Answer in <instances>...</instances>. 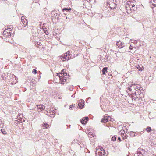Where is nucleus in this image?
<instances>
[{"label": "nucleus", "instance_id": "obj_1", "mask_svg": "<svg viewBox=\"0 0 156 156\" xmlns=\"http://www.w3.org/2000/svg\"><path fill=\"white\" fill-rule=\"evenodd\" d=\"M72 58V55L70 54V51H69L62 55L61 57V59L63 61L68 60Z\"/></svg>", "mask_w": 156, "mask_h": 156}, {"label": "nucleus", "instance_id": "obj_2", "mask_svg": "<svg viewBox=\"0 0 156 156\" xmlns=\"http://www.w3.org/2000/svg\"><path fill=\"white\" fill-rule=\"evenodd\" d=\"M10 31H11V29L10 28H9L5 30L3 33V35L5 37H8L10 36L11 35V33L10 32Z\"/></svg>", "mask_w": 156, "mask_h": 156}, {"label": "nucleus", "instance_id": "obj_3", "mask_svg": "<svg viewBox=\"0 0 156 156\" xmlns=\"http://www.w3.org/2000/svg\"><path fill=\"white\" fill-rule=\"evenodd\" d=\"M129 84V86L128 88L130 91L132 92L133 91L136 90V84H135L132 83Z\"/></svg>", "mask_w": 156, "mask_h": 156}, {"label": "nucleus", "instance_id": "obj_4", "mask_svg": "<svg viewBox=\"0 0 156 156\" xmlns=\"http://www.w3.org/2000/svg\"><path fill=\"white\" fill-rule=\"evenodd\" d=\"M84 101L82 99H80L79 101L78 106L80 109H82L83 108L84 106Z\"/></svg>", "mask_w": 156, "mask_h": 156}, {"label": "nucleus", "instance_id": "obj_5", "mask_svg": "<svg viewBox=\"0 0 156 156\" xmlns=\"http://www.w3.org/2000/svg\"><path fill=\"white\" fill-rule=\"evenodd\" d=\"M21 22L23 24V25H22V26H23V27H25L27 25V20L25 19V18L24 16H22L21 18Z\"/></svg>", "mask_w": 156, "mask_h": 156}, {"label": "nucleus", "instance_id": "obj_6", "mask_svg": "<svg viewBox=\"0 0 156 156\" xmlns=\"http://www.w3.org/2000/svg\"><path fill=\"white\" fill-rule=\"evenodd\" d=\"M116 45L119 48H121L125 46V44L124 43H122L119 41L116 42Z\"/></svg>", "mask_w": 156, "mask_h": 156}, {"label": "nucleus", "instance_id": "obj_7", "mask_svg": "<svg viewBox=\"0 0 156 156\" xmlns=\"http://www.w3.org/2000/svg\"><path fill=\"white\" fill-rule=\"evenodd\" d=\"M46 111L50 113V115H54L55 114V111L54 110L53 108H50V109H48L47 108L46 109Z\"/></svg>", "mask_w": 156, "mask_h": 156}, {"label": "nucleus", "instance_id": "obj_8", "mask_svg": "<svg viewBox=\"0 0 156 156\" xmlns=\"http://www.w3.org/2000/svg\"><path fill=\"white\" fill-rule=\"evenodd\" d=\"M135 6V5L134 4H131V5H130L129 6V8H130V10H129L127 9V8L128 7H126V8H127V9H126V11L128 13H130L132 12V8H133V7H134Z\"/></svg>", "mask_w": 156, "mask_h": 156}, {"label": "nucleus", "instance_id": "obj_9", "mask_svg": "<svg viewBox=\"0 0 156 156\" xmlns=\"http://www.w3.org/2000/svg\"><path fill=\"white\" fill-rule=\"evenodd\" d=\"M99 151H98V150H96V154L97 155V156H102V155H104V153H105V151H103V153L101 151V150L100 149Z\"/></svg>", "mask_w": 156, "mask_h": 156}, {"label": "nucleus", "instance_id": "obj_10", "mask_svg": "<svg viewBox=\"0 0 156 156\" xmlns=\"http://www.w3.org/2000/svg\"><path fill=\"white\" fill-rule=\"evenodd\" d=\"M37 108L38 111L39 112L41 111V110H44L45 108V106L42 105H37Z\"/></svg>", "mask_w": 156, "mask_h": 156}, {"label": "nucleus", "instance_id": "obj_11", "mask_svg": "<svg viewBox=\"0 0 156 156\" xmlns=\"http://www.w3.org/2000/svg\"><path fill=\"white\" fill-rule=\"evenodd\" d=\"M109 118L111 119V118L109 117L105 116L104 118L102 119L101 120V122H106L108 121Z\"/></svg>", "mask_w": 156, "mask_h": 156}, {"label": "nucleus", "instance_id": "obj_12", "mask_svg": "<svg viewBox=\"0 0 156 156\" xmlns=\"http://www.w3.org/2000/svg\"><path fill=\"white\" fill-rule=\"evenodd\" d=\"M150 3L151 5L156 7V0H151Z\"/></svg>", "mask_w": 156, "mask_h": 156}, {"label": "nucleus", "instance_id": "obj_13", "mask_svg": "<svg viewBox=\"0 0 156 156\" xmlns=\"http://www.w3.org/2000/svg\"><path fill=\"white\" fill-rule=\"evenodd\" d=\"M71 10V8H64L62 10L63 12H64V14H66V13H65V11H66V12H70Z\"/></svg>", "mask_w": 156, "mask_h": 156}, {"label": "nucleus", "instance_id": "obj_14", "mask_svg": "<svg viewBox=\"0 0 156 156\" xmlns=\"http://www.w3.org/2000/svg\"><path fill=\"white\" fill-rule=\"evenodd\" d=\"M49 125L47 123H44L42 125V126L44 128H48L49 127Z\"/></svg>", "mask_w": 156, "mask_h": 156}, {"label": "nucleus", "instance_id": "obj_15", "mask_svg": "<svg viewBox=\"0 0 156 156\" xmlns=\"http://www.w3.org/2000/svg\"><path fill=\"white\" fill-rule=\"evenodd\" d=\"M107 67H104L103 69L102 70V74L104 75L105 74V72H107Z\"/></svg>", "mask_w": 156, "mask_h": 156}, {"label": "nucleus", "instance_id": "obj_16", "mask_svg": "<svg viewBox=\"0 0 156 156\" xmlns=\"http://www.w3.org/2000/svg\"><path fill=\"white\" fill-rule=\"evenodd\" d=\"M142 155V153L140 151H137L136 153L135 154V156H141V155Z\"/></svg>", "mask_w": 156, "mask_h": 156}, {"label": "nucleus", "instance_id": "obj_17", "mask_svg": "<svg viewBox=\"0 0 156 156\" xmlns=\"http://www.w3.org/2000/svg\"><path fill=\"white\" fill-rule=\"evenodd\" d=\"M80 121L81 123L83 124H85L87 122V121H85V119H83V118L81 119Z\"/></svg>", "mask_w": 156, "mask_h": 156}, {"label": "nucleus", "instance_id": "obj_18", "mask_svg": "<svg viewBox=\"0 0 156 156\" xmlns=\"http://www.w3.org/2000/svg\"><path fill=\"white\" fill-rule=\"evenodd\" d=\"M146 130L147 132L149 133L151 131V129L150 127L148 126L146 128Z\"/></svg>", "mask_w": 156, "mask_h": 156}, {"label": "nucleus", "instance_id": "obj_19", "mask_svg": "<svg viewBox=\"0 0 156 156\" xmlns=\"http://www.w3.org/2000/svg\"><path fill=\"white\" fill-rule=\"evenodd\" d=\"M136 90L137 91L136 89L138 90H140L141 87L140 85L136 84Z\"/></svg>", "mask_w": 156, "mask_h": 156}, {"label": "nucleus", "instance_id": "obj_20", "mask_svg": "<svg viewBox=\"0 0 156 156\" xmlns=\"http://www.w3.org/2000/svg\"><path fill=\"white\" fill-rule=\"evenodd\" d=\"M59 78H60V82H61V84H65V83L64 82V80H63L62 79L61 77L60 76H59Z\"/></svg>", "mask_w": 156, "mask_h": 156}, {"label": "nucleus", "instance_id": "obj_21", "mask_svg": "<svg viewBox=\"0 0 156 156\" xmlns=\"http://www.w3.org/2000/svg\"><path fill=\"white\" fill-rule=\"evenodd\" d=\"M65 72V70L64 69H63L62 70L61 72V74L62 75V74H63L64 75L65 74V76L67 75V73H66Z\"/></svg>", "mask_w": 156, "mask_h": 156}, {"label": "nucleus", "instance_id": "obj_22", "mask_svg": "<svg viewBox=\"0 0 156 156\" xmlns=\"http://www.w3.org/2000/svg\"><path fill=\"white\" fill-rule=\"evenodd\" d=\"M1 131L2 132V133L4 134H6L7 133V132L6 131H5L4 129H1Z\"/></svg>", "mask_w": 156, "mask_h": 156}, {"label": "nucleus", "instance_id": "obj_23", "mask_svg": "<svg viewBox=\"0 0 156 156\" xmlns=\"http://www.w3.org/2000/svg\"><path fill=\"white\" fill-rule=\"evenodd\" d=\"M3 126V124L1 120L0 119V128L2 127Z\"/></svg>", "mask_w": 156, "mask_h": 156}, {"label": "nucleus", "instance_id": "obj_24", "mask_svg": "<svg viewBox=\"0 0 156 156\" xmlns=\"http://www.w3.org/2000/svg\"><path fill=\"white\" fill-rule=\"evenodd\" d=\"M116 139V138L115 136H113L111 139V140L113 141H115Z\"/></svg>", "mask_w": 156, "mask_h": 156}, {"label": "nucleus", "instance_id": "obj_25", "mask_svg": "<svg viewBox=\"0 0 156 156\" xmlns=\"http://www.w3.org/2000/svg\"><path fill=\"white\" fill-rule=\"evenodd\" d=\"M94 134H91L90 133H89L88 134V136L89 137H93L94 136Z\"/></svg>", "mask_w": 156, "mask_h": 156}, {"label": "nucleus", "instance_id": "obj_26", "mask_svg": "<svg viewBox=\"0 0 156 156\" xmlns=\"http://www.w3.org/2000/svg\"><path fill=\"white\" fill-rule=\"evenodd\" d=\"M32 73L34 74H36L37 73V70L35 69H34L32 71Z\"/></svg>", "mask_w": 156, "mask_h": 156}, {"label": "nucleus", "instance_id": "obj_27", "mask_svg": "<svg viewBox=\"0 0 156 156\" xmlns=\"http://www.w3.org/2000/svg\"><path fill=\"white\" fill-rule=\"evenodd\" d=\"M127 135H125L124 136H122V139H123V140H124L125 139H126L127 138Z\"/></svg>", "mask_w": 156, "mask_h": 156}, {"label": "nucleus", "instance_id": "obj_28", "mask_svg": "<svg viewBox=\"0 0 156 156\" xmlns=\"http://www.w3.org/2000/svg\"><path fill=\"white\" fill-rule=\"evenodd\" d=\"M136 90L134 91H133L132 92V94H133V92H134V94H135V96H136L137 98H138V97H137V93L136 92Z\"/></svg>", "mask_w": 156, "mask_h": 156}, {"label": "nucleus", "instance_id": "obj_29", "mask_svg": "<svg viewBox=\"0 0 156 156\" xmlns=\"http://www.w3.org/2000/svg\"><path fill=\"white\" fill-rule=\"evenodd\" d=\"M69 90L70 91H72L73 90V86H71L69 88Z\"/></svg>", "mask_w": 156, "mask_h": 156}, {"label": "nucleus", "instance_id": "obj_30", "mask_svg": "<svg viewBox=\"0 0 156 156\" xmlns=\"http://www.w3.org/2000/svg\"><path fill=\"white\" fill-rule=\"evenodd\" d=\"M114 5V6L113 7H111V6H110V7L111 8V9H112V8H115L116 7V5L115 4H112Z\"/></svg>", "mask_w": 156, "mask_h": 156}, {"label": "nucleus", "instance_id": "obj_31", "mask_svg": "<svg viewBox=\"0 0 156 156\" xmlns=\"http://www.w3.org/2000/svg\"><path fill=\"white\" fill-rule=\"evenodd\" d=\"M83 119H85V120H86V121L87 122V121H88V119H89V118H88V117H84Z\"/></svg>", "mask_w": 156, "mask_h": 156}, {"label": "nucleus", "instance_id": "obj_32", "mask_svg": "<svg viewBox=\"0 0 156 156\" xmlns=\"http://www.w3.org/2000/svg\"><path fill=\"white\" fill-rule=\"evenodd\" d=\"M75 106V104H73L72 105L70 106V108H72L73 107H74Z\"/></svg>", "mask_w": 156, "mask_h": 156}, {"label": "nucleus", "instance_id": "obj_33", "mask_svg": "<svg viewBox=\"0 0 156 156\" xmlns=\"http://www.w3.org/2000/svg\"><path fill=\"white\" fill-rule=\"evenodd\" d=\"M136 10V7H133V8H132V12L133 11H135Z\"/></svg>", "mask_w": 156, "mask_h": 156}, {"label": "nucleus", "instance_id": "obj_34", "mask_svg": "<svg viewBox=\"0 0 156 156\" xmlns=\"http://www.w3.org/2000/svg\"><path fill=\"white\" fill-rule=\"evenodd\" d=\"M62 80H64V82L65 83V82L66 81V78H65L64 77V78L62 79Z\"/></svg>", "mask_w": 156, "mask_h": 156}, {"label": "nucleus", "instance_id": "obj_35", "mask_svg": "<svg viewBox=\"0 0 156 156\" xmlns=\"http://www.w3.org/2000/svg\"><path fill=\"white\" fill-rule=\"evenodd\" d=\"M24 121V120L23 119H22L21 120V122H23Z\"/></svg>", "mask_w": 156, "mask_h": 156}, {"label": "nucleus", "instance_id": "obj_36", "mask_svg": "<svg viewBox=\"0 0 156 156\" xmlns=\"http://www.w3.org/2000/svg\"><path fill=\"white\" fill-rule=\"evenodd\" d=\"M118 140H119L120 141H121V138H120L119 137H118Z\"/></svg>", "mask_w": 156, "mask_h": 156}, {"label": "nucleus", "instance_id": "obj_37", "mask_svg": "<svg viewBox=\"0 0 156 156\" xmlns=\"http://www.w3.org/2000/svg\"><path fill=\"white\" fill-rule=\"evenodd\" d=\"M131 46L130 45V47L129 48V49H132V48H131Z\"/></svg>", "mask_w": 156, "mask_h": 156}, {"label": "nucleus", "instance_id": "obj_38", "mask_svg": "<svg viewBox=\"0 0 156 156\" xmlns=\"http://www.w3.org/2000/svg\"><path fill=\"white\" fill-rule=\"evenodd\" d=\"M111 119L109 118V120H108V121H111Z\"/></svg>", "mask_w": 156, "mask_h": 156}, {"label": "nucleus", "instance_id": "obj_39", "mask_svg": "<svg viewBox=\"0 0 156 156\" xmlns=\"http://www.w3.org/2000/svg\"><path fill=\"white\" fill-rule=\"evenodd\" d=\"M121 133L123 134V135H124V134L123 133Z\"/></svg>", "mask_w": 156, "mask_h": 156}, {"label": "nucleus", "instance_id": "obj_40", "mask_svg": "<svg viewBox=\"0 0 156 156\" xmlns=\"http://www.w3.org/2000/svg\"><path fill=\"white\" fill-rule=\"evenodd\" d=\"M45 34H47V35L48 34H47V33H45Z\"/></svg>", "mask_w": 156, "mask_h": 156}, {"label": "nucleus", "instance_id": "obj_41", "mask_svg": "<svg viewBox=\"0 0 156 156\" xmlns=\"http://www.w3.org/2000/svg\"><path fill=\"white\" fill-rule=\"evenodd\" d=\"M45 34H47V35L48 34H47V33H45Z\"/></svg>", "mask_w": 156, "mask_h": 156}, {"label": "nucleus", "instance_id": "obj_42", "mask_svg": "<svg viewBox=\"0 0 156 156\" xmlns=\"http://www.w3.org/2000/svg\"><path fill=\"white\" fill-rule=\"evenodd\" d=\"M90 98H90V97H89V98H88V99H90Z\"/></svg>", "mask_w": 156, "mask_h": 156}, {"label": "nucleus", "instance_id": "obj_43", "mask_svg": "<svg viewBox=\"0 0 156 156\" xmlns=\"http://www.w3.org/2000/svg\"><path fill=\"white\" fill-rule=\"evenodd\" d=\"M73 95L72 96V97H73Z\"/></svg>", "mask_w": 156, "mask_h": 156}]
</instances>
